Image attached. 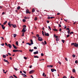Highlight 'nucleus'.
Instances as JSON below:
<instances>
[{"instance_id": "obj_58", "label": "nucleus", "mask_w": 78, "mask_h": 78, "mask_svg": "<svg viewBox=\"0 0 78 78\" xmlns=\"http://www.w3.org/2000/svg\"><path fill=\"white\" fill-rule=\"evenodd\" d=\"M51 19H53V18H55V17H50Z\"/></svg>"}, {"instance_id": "obj_61", "label": "nucleus", "mask_w": 78, "mask_h": 78, "mask_svg": "<svg viewBox=\"0 0 78 78\" xmlns=\"http://www.w3.org/2000/svg\"><path fill=\"white\" fill-rule=\"evenodd\" d=\"M14 69L15 70H16V71H17V70H18V69H17L16 68H14Z\"/></svg>"}, {"instance_id": "obj_28", "label": "nucleus", "mask_w": 78, "mask_h": 78, "mask_svg": "<svg viewBox=\"0 0 78 78\" xmlns=\"http://www.w3.org/2000/svg\"><path fill=\"white\" fill-rule=\"evenodd\" d=\"M59 38H57L56 39V41H59Z\"/></svg>"}, {"instance_id": "obj_22", "label": "nucleus", "mask_w": 78, "mask_h": 78, "mask_svg": "<svg viewBox=\"0 0 78 78\" xmlns=\"http://www.w3.org/2000/svg\"><path fill=\"white\" fill-rule=\"evenodd\" d=\"M53 30L55 31H58V30H57V29H53Z\"/></svg>"}, {"instance_id": "obj_14", "label": "nucleus", "mask_w": 78, "mask_h": 78, "mask_svg": "<svg viewBox=\"0 0 78 78\" xmlns=\"http://www.w3.org/2000/svg\"><path fill=\"white\" fill-rule=\"evenodd\" d=\"M22 31V32H23V33H25L26 31V30L25 29H23Z\"/></svg>"}, {"instance_id": "obj_34", "label": "nucleus", "mask_w": 78, "mask_h": 78, "mask_svg": "<svg viewBox=\"0 0 78 78\" xmlns=\"http://www.w3.org/2000/svg\"><path fill=\"white\" fill-rule=\"evenodd\" d=\"M5 44L6 46H7V47H8V44H7V43H5Z\"/></svg>"}, {"instance_id": "obj_62", "label": "nucleus", "mask_w": 78, "mask_h": 78, "mask_svg": "<svg viewBox=\"0 0 78 78\" xmlns=\"http://www.w3.org/2000/svg\"><path fill=\"white\" fill-rule=\"evenodd\" d=\"M55 38H58V36L57 35L55 36Z\"/></svg>"}, {"instance_id": "obj_26", "label": "nucleus", "mask_w": 78, "mask_h": 78, "mask_svg": "<svg viewBox=\"0 0 78 78\" xmlns=\"http://www.w3.org/2000/svg\"><path fill=\"white\" fill-rule=\"evenodd\" d=\"M73 58H75V57H76V55L74 54H73Z\"/></svg>"}, {"instance_id": "obj_51", "label": "nucleus", "mask_w": 78, "mask_h": 78, "mask_svg": "<svg viewBox=\"0 0 78 78\" xmlns=\"http://www.w3.org/2000/svg\"><path fill=\"white\" fill-rule=\"evenodd\" d=\"M34 49H37V47H34Z\"/></svg>"}, {"instance_id": "obj_35", "label": "nucleus", "mask_w": 78, "mask_h": 78, "mask_svg": "<svg viewBox=\"0 0 78 78\" xmlns=\"http://www.w3.org/2000/svg\"><path fill=\"white\" fill-rule=\"evenodd\" d=\"M62 42L63 43H64V42H65V40H62Z\"/></svg>"}, {"instance_id": "obj_44", "label": "nucleus", "mask_w": 78, "mask_h": 78, "mask_svg": "<svg viewBox=\"0 0 78 78\" xmlns=\"http://www.w3.org/2000/svg\"><path fill=\"white\" fill-rule=\"evenodd\" d=\"M49 29L50 30H51V28L50 27V26H49L48 27Z\"/></svg>"}, {"instance_id": "obj_54", "label": "nucleus", "mask_w": 78, "mask_h": 78, "mask_svg": "<svg viewBox=\"0 0 78 78\" xmlns=\"http://www.w3.org/2000/svg\"><path fill=\"white\" fill-rule=\"evenodd\" d=\"M46 22H47V23H49V21L48 20L46 21Z\"/></svg>"}, {"instance_id": "obj_1", "label": "nucleus", "mask_w": 78, "mask_h": 78, "mask_svg": "<svg viewBox=\"0 0 78 78\" xmlns=\"http://www.w3.org/2000/svg\"><path fill=\"white\" fill-rule=\"evenodd\" d=\"M38 40L39 41H43V39L41 37H39L38 38Z\"/></svg>"}, {"instance_id": "obj_38", "label": "nucleus", "mask_w": 78, "mask_h": 78, "mask_svg": "<svg viewBox=\"0 0 78 78\" xmlns=\"http://www.w3.org/2000/svg\"><path fill=\"white\" fill-rule=\"evenodd\" d=\"M36 36H37V37H39V35L38 34H37L36 35Z\"/></svg>"}, {"instance_id": "obj_43", "label": "nucleus", "mask_w": 78, "mask_h": 78, "mask_svg": "<svg viewBox=\"0 0 78 78\" xmlns=\"http://www.w3.org/2000/svg\"><path fill=\"white\" fill-rule=\"evenodd\" d=\"M41 56H43L44 55V54H43V53H41Z\"/></svg>"}, {"instance_id": "obj_63", "label": "nucleus", "mask_w": 78, "mask_h": 78, "mask_svg": "<svg viewBox=\"0 0 78 78\" xmlns=\"http://www.w3.org/2000/svg\"><path fill=\"white\" fill-rule=\"evenodd\" d=\"M66 30H70V29H69V28H66Z\"/></svg>"}, {"instance_id": "obj_6", "label": "nucleus", "mask_w": 78, "mask_h": 78, "mask_svg": "<svg viewBox=\"0 0 78 78\" xmlns=\"http://www.w3.org/2000/svg\"><path fill=\"white\" fill-rule=\"evenodd\" d=\"M12 45L13 47V48H14L15 49H17V47L16 46H15L14 44H12Z\"/></svg>"}, {"instance_id": "obj_17", "label": "nucleus", "mask_w": 78, "mask_h": 78, "mask_svg": "<svg viewBox=\"0 0 78 78\" xmlns=\"http://www.w3.org/2000/svg\"><path fill=\"white\" fill-rule=\"evenodd\" d=\"M3 57L4 58H6V55H3Z\"/></svg>"}, {"instance_id": "obj_24", "label": "nucleus", "mask_w": 78, "mask_h": 78, "mask_svg": "<svg viewBox=\"0 0 78 78\" xmlns=\"http://www.w3.org/2000/svg\"><path fill=\"white\" fill-rule=\"evenodd\" d=\"M6 23H7V21H6L4 23L3 25H6Z\"/></svg>"}, {"instance_id": "obj_47", "label": "nucleus", "mask_w": 78, "mask_h": 78, "mask_svg": "<svg viewBox=\"0 0 78 78\" xmlns=\"http://www.w3.org/2000/svg\"><path fill=\"white\" fill-rule=\"evenodd\" d=\"M44 75H45V73H43L42 76H44Z\"/></svg>"}, {"instance_id": "obj_5", "label": "nucleus", "mask_w": 78, "mask_h": 78, "mask_svg": "<svg viewBox=\"0 0 78 78\" xmlns=\"http://www.w3.org/2000/svg\"><path fill=\"white\" fill-rule=\"evenodd\" d=\"M39 53V52H38V51H37L36 52H34V55H36V54H38Z\"/></svg>"}, {"instance_id": "obj_31", "label": "nucleus", "mask_w": 78, "mask_h": 78, "mask_svg": "<svg viewBox=\"0 0 78 78\" xmlns=\"http://www.w3.org/2000/svg\"><path fill=\"white\" fill-rule=\"evenodd\" d=\"M78 63V61H77V60H76L75 61V63L76 64H77V63Z\"/></svg>"}, {"instance_id": "obj_52", "label": "nucleus", "mask_w": 78, "mask_h": 78, "mask_svg": "<svg viewBox=\"0 0 78 78\" xmlns=\"http://www.w3.org/2000/svg\"><path fill=\"white\" fill-rule=\"evenodd\" d=\"M24 58L25 59H27V58L25 57H24Z\"/></svg>"}, {"instance_id": "obj_15", "label": "nucleus", "mask_w": 78, "mask_h": 78, "mask_svg": "<svg viewBox=\"0 0 78 78\" xmlns=\"http://www.w3.org/2000/svg\"><path fill=\"white\" fill-rule=\"evenodd\" d=\"M34 51V49H30L29 50V51H30V52H33V51Z\"/></svg>"}, {"instance_id": "obj_36", "label": "nucleus", "mask_w": 78, "mask_h": 78, "mask_svg": "<svg viewBox=\"0 0 78 78\" xmlns=\"http://www.w3.org/2000/svg\"><path fill=\"white\" fill-rule=\"evenodd\" d=\"M34 58H39V57H37V56H34Z\"/></svg>"}, {"instance_id": "obj_50", "label": "nucleus", "mask_w": 78, "mask_h": 78, "mask_svg": "<svg viewBox=\"0 0 78 78\" xmlns=\"http://www.w3.org/2000/svg\"><path fill=\"white\" fill-rule=\"evenodd\" d=\"M58 26L60 28H61V25L60 24H58Z\"/></svg>"}, {"instance_id": "obj_53", "label": "nucleus", "mask_w": 78, "mask_h": 78, "mask_svg": "<svg viewBox=\"0 0 78 78\" xmlns=\"http://www.w3.org/2000/svg\"><path fill=\"white\" fill-rule=\"evenodd\" d=\"M9 78H14V77H13V76H10L9 77Z\"/></svg>"}, {"instance_id": "obj_30", "label": "nucleus", "mask_w": 78, "mask_h": 78, "mask_svg": "<svg viewBox=\"0 0 78 78\" xmlns=\"http://www.w3.org/2000/svg\"><path fill=\"white\" fill-rule=\"evenodd\" d=\"M16 45H18V41H16Z\"/></svg>"}, {"instance_id": "obj_42", "label": "nucleus", "mask_w": 78, "mask_h": 78, "mask_svg": "<svg viewBox=\"0 0 78 78\" xmlns=\"http://www.w3.org/2000/svg\"><path fill=\"white\" fill-rule=\"evenodd\" d=\"M72 34H73V32H71L70 33V34H71V35Z\"/></svg>"}, {"instance_id": "obj_29", "label": "nucleus", "mask_w": 78, "mask_h": 78, "mask_svg": "<svg viewBox=\"0 0 78 78\" xmlns=\"http://www.w3.org/2000/svg\"><path fill=\"white\" fill-rule=\"evenodd\" d=\"M70 30H69L68 31V34H70Z\"/></svg>"}, {"instance_id": "obj_2", "label": "nucleus", "mask_w": 78, "mask_h": 78, "mask_svg": "<svg viewBox=\"0 0 78 78\" xmlns=\"http://www.w3.org/2000/svg\"><path fill=\"white\" fill-rule=\"evenodd\" d=\"M34 70H32L29 72V73L31 74V73H34Z\"/></svg>"}, {"instance_id": "obj_25", "label": "nucleus", "mask_w": 78, "mask_h": 78, "mask_svg": "<svg viewBox=\"0 0 78 78\" xmlns=\"http://www.w3.org/2000/svg\"><path fill=\"white\" fill-rule=\"evenodd\" d=\"M20 9V7L19 6L17 8V9L19 10Z\"/></svg>"}, {"instance_id": "obj_46", "label": "nucleus", "mask_w": 78, "mask_h": 78, "mask_svg": "<svg viewBox=\"0 0 78 78\" xmlns=\"http://www.w3.org/2000/svg\"><path fill=\"white\" fill-rule=\"evenodd\" d=\"M65 59L66 61H68V60L67 59V58H65Z\"/></svg>"}, {"instance_id": "obj_39", "label": "nucleus", "mask_w": 78, "mask_h": 78, "mask_svg": "<svg viewBox=\"0 0 78 78\" xmlns=\"http://www.w3.org/2000/svg\"><path fill=\"white\" fill-rule=\"evenodd\" d=\"M13 76H14V77H15V78H17V76H16V75H13Z\"/></svg>"}, {"instance_id": "obj_13", "label": "nucleus", "mask_w": 78, "mask_h": 78, "mask_svg": "<svg viewBox=\"0 0 78 78\" xmlns=\"http://www.w3.org/2000/svg\"><path fill=\"white\" fill-rule=\"evenodd\" d=\"M45 35L46 36H49V34H48V33L45 34Z\"/></svg>"}, {"instance_id": "obj_55", "label": "nucleus", "mask_w": 78, "mask_h": 78, "mask_svg": "<svg viewBox=\"0 0 78 78\" xmlns=\"http://www.w3.org/2000/svg\"><path fill=\"white\" fill-rule=\"evenodd\" d=\"M22 36H24V33H23Z\"/></svg>"}, {"instance_id": "obj_4", "label": "nucleus", "mask_w": 78, "mask_h": 78, "mask_svg": "<svg viewBox=\"0 0 78 78\" xmlns=\"http://www.w3.org/2000/svg\"><path fill=\"white\" fill-rule=\"evenodd\" d=\"M74 47H78V44L76 43H75L74 45Z\"/></svg>"}, {"instance_id": "obj_7", "label": "nucleus", "mask_w": 78, "mask_h": 78, "mask_svg": "<svg viewBox=\"0 0 78 78\" xmlns=\"http://www.w3.org/2000/svg\"><path fill=\"white\" fill-rule=\"evenodd\" d=\"M8 46H9V47L10 48H12V46L11 45V44H8Z\"/></svg>"}, {"instance_id": "obj_21", "label": "nucleus", "mask_w": 78, "mask_h": 78, "mask_svg": "<svg viewBox=\"0 0 78 78\" xmlns=\"http://www.w3.org/2000/svg\"><path fill=\"white\" fill-rule=\"evenodd\" d=\"M12 27H13V28H16V25H13Z\"/></svg>"}, {"instance_id": "obj_60", "label": "nucleus", "mask_w": 78, "mask_h": 78, "mask_svg": "<svg viewBox=\"0 0 78 78\" xmlns=\"http://www.w3.org/2000/svg\"><path fill=\"white\" fill-rule=\"evenodd\" d=\"M50 18H51L50 16H48V19H50Z\"/></svg>"}, {"instance_id": "obj_3", "label": "nucleus", "mask_w": 78, "mask_h": 78, "mask_svg": "<svg viewBox=\"0 0 78 78\" xmlns=\"http://www.w3.org/2000/svg\"><path fill=\"white\" fill-rule=\"evenodd\" d=\"M51 71L52 72H54V71H55V72H56V69H51Z\"/></svg>"}, {"instance_id": "obj_9", "label": "nucleus", "mask_w": 78, "mask_h": 78, "mask_svg": "<svg viewBox=\"0 0 78 78\" xmlns=\"http://www.w3.org/2000/svg\"><path fill=\"white\" fill-rule=\"evenodd\" d=\"M53 66L52 65H48L47 66V67H51V68H52Z\"/></svg>"}, {"instance_id": "obj_10", "label": "nucleus", "mask_w": 78, "mask_h": 78, "mask_svg": "<svg viewBox=\"0 0 78 78\" xmlns=\"http://www.w3.org/2000/svg\"><path fill=\"white\" fill-rule=\"evenodd\" d=\"M33 40L32 39L30 40V44L31 45H33Z\"/></svg>"}, {"instance_id": "obj_11", "label": "nucleus", "mask_w": 78, "mask_h": 78, "mask_svg": "<svg viewBox=\"0 0 78 78\" xmlns=\"http://www.w3.org/2000/svg\"><path fill=\"white\" fill-rule=\"evenodd\" d=\"M19 51L18 50L14 49L13 50V52H17Z\"/></svg>"}, {"instance_id": "obj_59", "label": "nucleus", "mask_w": 78, "mask_h": 78, "mask_svg": "<svg viewBox=\"0 0 78 78\" xmlns=\"http://www.w3.org/2000/svg\"><path fill=\"white\" fill-rule=\"evenodd\" d=\"M44 42L45 44H47V42H46V41H44Z\"/></svg>"}, {"instance_id": "obj_23", "label": "nucleus", "mask_w": 78, "mask_h": 78, "mask_svg": "<svg viewBox=\"0 0 78 78\" xmlns=\"http://www.w3.org/2000/svg\"><path fill=\"white\" fill-rule=\"evenodd\" d=\"M26 44H28V45H29L30 46H31V43H26Z\"/></svg>"}, {"instance_id": "obj_16", "label": "nucleus", "mask_w": 78, "mask_h": 78, "mask_svg": "<svg viewBox=\"0 0 78 78\" xmlns=\"http://www.w3.org/2000/svg\"><path fill=\"white\" fill-rule=\"evenodd\" d=\"M34 11H35V9H34V8H33L32 9V12H34Z\"/></svg>"}, {"instance_id": "obj_37", "label": "nucleus", "mask_w": 78, "mask_h": 78, "mask_svg": "<svg viewBox=\"0 0 78 78\" xmlns=\"http://www.w3.org/2000/svg\"><path fill=\"white\" fill-rule=\"evenodd\" d=\"M23 22H26V20H25V19H23Z\"/></svg>"}, {"instance_id": "obj_64", "label": "nucleus", "mask_w": 78, "mask_h": 78, "mask_svg": "<svg viewBox=\"0 0 78 78\" xmlns=\"http://www.w3.org/2000/svg\"><path fill=\"white\" fill-rule=\"evenodd\" d=\"M59 14H60V13H58L57 14V15H59Z\"/></svg>"}, {"instance_id": "obj_8", "label": "nucleus", "mask_w": 78, "mask_h": 78, "mask_svg": "<svg viewBox=\"0 0 78 78\" xmlns=\"http://www.w3.org/2000/svg\"><path fill=\"white\" fill-rule=\"evenodd\" d=\"M26 14H30V12L27 9L26 10Z\"/></svg>"}, {"instance_id": "obj_45", "label": "nucleus", "mask_w": 78, "mask_h": 78, "mask_svg": "<svg viewBox=\"0 0 78 78\" xmlns=\"http://www.w3.org/2000/svg\"><path fill=\"white\" fill-rule=\"evenodd\" d=\"M8 55H9V56H11V54H10L8 52Z\"/></svg>"}, {"instance_id": "obj_27", "label": "nucleus", "mask_w": 78, "mask_h": 78, "mask_svg": "<svg viewBox=\"0 0 78 78\" xmlns=\"http://www.w3.org/2000/svg\"><path fill=\"white\" fill-rule=\"evenodd\" d=\"M73 72H74V73H75V69H73Z\"/></svg>"}, {"instance_id": "obj_20", "label": "nucleus", "mask_w": 78, "mask_h": 78, "mask_svg": "<svg viewBox=\"0 0 78 78\" xmlns=\"http://www.w3.org/2000/svg\"><path fill=\"white\" fill-rule=\"evenodd\" d=\"M4 62H8V60L5 59H4Z\"/></svg>"}, {"instance_id": "obj_56", "label": "nucleus", "mask_w": 78, "mask_h": 78, "mask_svg": "<svg viewBox=\"0 0 78 78\" xmlns=\"http://www.w3.org/2000/svg\"><path fill=\"white\" fill-rule=\"evenodd\" d=\"M62 30V29H61V28H60L59 30V31H61Z\"/></svg>"}, {"instance_id": "obj_19", "label": "nucleus", "mask_w": 78, "mask_h": 78, "mask_svg": "<svg viewBox=\"0 0 78 78\" xmlns=\"http://www.w3.org/2000/svg\"><path fill=\"white\" fill-rule=\"evenodd\" d=\"M13 37H16V36H17V34H13Z\"/></svg>"}, {"instance_id": "obj_57", "label": "nucleus", "mask_w": 78, "mask_h": 78, "mask_svg": "<svg viewBox=\"0 0 78 78\" xmlns=\"http://www.w3.org/2000/svg\"><path fill=\"white\" fill-rule=\"evenodd\" d=\"M23 73H25V74L27 73V72H25V71H23Z\"/></svg>"}, {"instance_id": "obj_49", "label": "nucleus", "mask_w": 78, "mask_h": 78, "mask_svg": "<svg viewBox=\"0 0 78 78\" xmlns=\"http://www.w3.org/2000/svg\"><path fill=\"white\" fill-rule=\"evenodd\" d=\"M58 64H61V62L58 61Z\"/></svg>"}, {"instance_id": "obj_33", "label": "nucleus", "mask_w": 78, "mask_h": 78, "mask_svg": "<svg viewBox=\"0 0 78 78\" xmlns=\"http://www.w3.org/2000/svg\"><path fill=\"white\" fill-rule=\"evenodd\" d=\"M37 20V17H35L34 19V20Z\"/></svg>"}, {"instance_id": "obj_18", "label": "nucleus", "mask_w": 78, "mask_h": 78, "mask_svg": "<svg viewBox=\"0 0 78 78\" xmlns=\"http://www.w3.org/2000/svg\"><path fill=\"white\" fill-rule=\"evenodd\" d=\"M10 23H11V22H9L8 23V25H9L10 27H11V24Z\"/></svg>"}, {"instance_id": "obj_12", "label": "nucleus", "mask_w": 78, "mask_h": 78, "mask_svg": "<svg viewBox=\"0 0 78 78\" xmlns=\"http://www.w3.org/2000/svg\"><path fill=\"white\" fill-rule=\"evenodd\" d=\"M22 75H23L24 77H26L27 76V75L25 74L22 73Z\"/></svg>"}, {"instance_id": "obj_40", "label": "nucleus", "mask_w": 78, "mask_h": 78, "mask_svg": "<svg viewBox=\"0 0 78 78\" xmlns=\"http://www.w3.org/2000/svg\"><path fill=\"white\" fill-rule=\"evenodd\" d=\"M1 45H2V46H4V45H5V44H4V43H2L1 44Z\"/></svg>"}, {"instance_id": "obj_32", "label": "nucleus", "mask_w": 78, "mask_h": 78, "mask_svg": "<svg viewBox=\"0 0 78 78\" xmlns=\"http://www.w3.org/2000/svg\"><path fill=\"white\" fill-rule=\"evenodd\" d=\"M75 43H72L71 44V45H75Z\"/></svg>"}, {"instance_id": "obj_48", "label": "nucleus", "mask_w": 78, "mask_h": 78, "mask_svg": "<svg viewBox=\"0 0 78 78\" xmlns=\"http://www.w3.org/2000/svg\"><path fill=\"white\" fill-rule=\"evenodd\" d=\"M69 36H70V35L68 34L67 35V36H66L67 37H69Z\"/></svg>"}, {"instance_id": "obj_41", "label": "nucleus", "mask_w": 78, "mask_h": 78, "mask_svg": "<svg viewBox=\"0 0 78 78\" xmlns=\"http://www.w3.org/2000/svg\"><path fill=\"white\" fill-rule=\"evenodd\" d=\"M2 28L3 29V30H5V27L4 26L3 27H2Z\"/></svg>"}]
</instances>
